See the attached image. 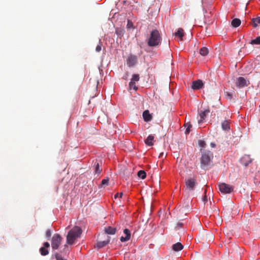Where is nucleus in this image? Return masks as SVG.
Listing matches in <instances>:
<instances>
[{
    "label": "nucleus",
    "mask_w": 260,
    "mask_h": 260,
    "mask_svg": "<svg viewBox=\"0 0 260 260\" xmlns=\"http://www.w3.org/2000/svg\"><path fill=\"white\" fill-rule=\"evenodd\" d=\"M105 233L109 235H114L116 233V229L111 226L105 228Z\"/></svg>",
    "instance_id": "obj_16"
},
{
    "label": "nucleus",
    "mask_w": 260,
    "mask_h": 260,
    "mask_svg": "<svg viewBox=\"0 0 260 260\" xmlns=\"http://www.w3.org/2000/svg\"><path fill=\"white\" fill-rule=\"evenodd\" d=\"M251 160H250L249 161H248V162L245 163V164H244V165H245V166H247L249 165V164H250V163H251Z\"/></svg>",
    "instance_id": "obj_37"
},
{
    "label": "nucleus",
    "mask_w": 260,
    "mask_h": 260,
    "mask_svg": "<svg viewBox=\"0 0 260 260\" xmlns=\"http://www.w3.org/2000/svg\"><path fill=\"white\" fill-rule=\"evenodd\" d=\"M102 47L100 45H98L95 48V50L96 52H100L101 51Z\"/></svg>",
    "instance_id": "obj_33"
},
{
    "label": "nucleus",
    "mask_w": 260,
    "mask_h": 260,
    "mask_svg": "<svg viewBox=\"0 0 260 260\" xmlns=\"http://www.w3.org/2000/svg\"><path fill=\"white\" fill-rule=\"evenodd\" d=\"M219 190L223 193H230L233 190V187L226 183H222L219 185Z\"/></svg>",
    "instance_id": "obj_7"
},
{
    "label": "nucleus",
    "mask_w": 260,
    "mask_h": 260,
    "mask_svg": "<svg viewBox=\"0 0 260 260\" xmlns=\"http://www.w3.org/2000/svg\"><path fill=\"white\" fill-rule=\"evenodd\" d=\"M236 85L240 88H243L247 85L246 84V80L245 78L242 77H240L237 78Z\"/></svg>",
    "instance_id": "obj_12"
},
{
    "label": "nucleus",
    "mask_w": 260,
    "mask_h": 260,
    "mask_svg": "<svg viewBox=\"0 0 260 260\" xmlns=\"http://www.w3.org/2000/svg\"><path fill=\"white\" fill-rule=\"evenodd\" d=\"M252 25L253 27H256L257 25L260 24V17L252 19Z\"/></svg>",
    "instance_id": "obj_25"
},
{
    "label": "nucleus",
    "mask_w": 260,
    "mask_h": 260,
    "mask_svg": "<svg viewBox=\"0 0 260 260\" xmlns=\"http://www.w3.org/2000/svg\"><path fill=\"white\" fill-rule=\"evenodd\" d=\"M221 126L224 131H228L230 128L229 122L227 120H224L222 122Z\"/></svg>",
    "instance_id": "obj_22"
},
{
    "label": "nucleus",
    "mask_w": 260,
    "mask_h": 260,
    "mask_svg": "<svg viewBox=\"0 0 260 260\" xmlns=\"http://www.w3.org/2000/svg\"><path fill=\"white\" fill-rule=\"evenodd\" d=\"M185 127H186L185 134L186 135L188 134L190 132V128L192 127L191 124L190 123V122H185L184 124Z\"/></svg>",
    "instance_id": "obj_23"
},
{
    "label": "nucleus",
    "mask_w": 260,
    "mask_h": 260,
    "mask_svg": "<svg viewBox=\"0 0 260 260\" xmlns=\"http://www.w3.org/2000/svg\"><path fill=\"white\" fill-rule=\"evenodd\" d=\"M201 239L202 241H198L200 242H202L203 244L210 243L213 242L214 236L212 233L207 232L202 235Z\"/></svg>",
    "instance_id": "obj_6"
},
{
    "label": "nucleus",
    "mask_w": 260,
    "mask_h": 260,
    "mask_svg": "<svg viewBox=\"0 0 260 260\" xmlns=\"http://www.w3.org/2000/svg\"><path fill=\"white\" fill-rule=\"evenodd\" d=\"M207 200H207V196L205 194V195L204 196V197H203V202H204V203L205 204L206 203H207Z\"/></svg>",
    "instance_id": "obj_35"
},
{
    "label": "nucleus",
    "mask_w": 260,
    "mask_h": 260,
    "mask_svg": "<svg viewBox=\"0 0 260 260\" xmlns=\"http://www.w3.org/2000/svg\"><path fill=\"white\" fill-rule=\"evenodd\" d=\"M209 51L207 48L202 47L200 50V53L202 56H206L208 54Z\"/></svg>",
    "instance_id": "obj_26"
},
{
    "label": "nucleus",
    "mask_w": 260,
    "mask_h": 260,
    "mask_svg": "<svg viewBox=\"0 0 260 260\" xmlns=\"http://www.w3.org/2000/svg\"><path fill=\"white\" fill-rule=\"evenodd\" d=\"M226 96L229 99H231L233 98V94L230 92H226Z\"/></svg>",
    "instance_id": "obj_34"
},
{
    "label": "nucleus",
    "mask_w": 260,
    "mask_h": 260,
    "mask_svg": "<svg viewBox=\"0 0 260 260\" xmlns=\"http://www.w3.org/2000/svg\"><path fill=\"white\" fill-rule=\"evenodd\" d=\"M118 197V193H116V194H115V196H114V198H115V199H116Z\"/></svg>",
    "instance_id": "obj_38"
},
{
    "label": "nucleus",
    "mask_w": 260,
    "mask_h": 260,
    "mask_svg": "<svg viewBox=\"0 0 260 260\" xmlns=\"http://www.w3.org/2000/svg\"><path fill=\"white\" fill-rule=\"evenodd\" d=\"M143 117L144 120L146 122L150 121L152 119V116L150 114L148 110H145L143 112Z\"/></svg>",
    "instance_id": "obj_17"
},
{
    "label": "nucleus",
    "mask_w": 260,
    "mask_h": 260,
    "mask_svg": "<svg viewBox=\"0 0 260 260\" xmlns=\"http://www.w3.org/2000/svg\"><path fill=\"white\" fill-rule=\"evenodd\" d=\"M210 146H211L212 148H214V147H215V146H216V144H215L214 143L211 142V143H210Z\"/></svg>",
    "instance_id": "obj_36"
},
{
    "label": "nucleus",
    "mask_w": 260,
    "mask_h": 260,
    "mask_svg": "<svg viewBox=\"0 0 260 260\" xmlns=\"http://www.w3.org/2000/svg\"><path fill=\"white\" fill-rule=\"evenodd\" d=\"M213 153L209 150L201 149V157L200 158L201 167L203 169H207L212 162Z\"/></svg>",
    "instance_id": "obj_1"
},
{
    "label": "nucleus",
    "mask_w": 260,
    "mask_h": 260,
    "mask_svg": "<svg viewBox=\"0 0 260 260\" xmlns=\"http://www.w3.org/2000/svg\"><path fill=\"white\" fill-rule=\"evenodd\" d=\"M198 143L199 146L200 147V152H201V149H205L206 146V143L205 142L202 140H199L198 141Z\"/></svg>",
    "instance_id": "obj_24"
},
{
    "label": "nucleus",
    "mask_w": 260,
    "mask_h": 260,
    "mask_svg": "<svg viewBox=\"0 0 260 260\" xmlns=\"http://www.w3.org/2000/svg\"><path fill=\"white\" fill-rule=\"evenodd\" d=\"M55 256L56 260H67V259L63 258L61 255L58 253H56Z\"/></svg>",
    "instance_id": "obj_31"
},
{
    "label": "nucleus",
    "mask_w": 260,
    "mask_h": 260,
    "mask_svg": "<svg viewBox=\"0 0 260 260\" xmlns=\"http://www.w3.org/2000/svg\"><path fill=\"white\" fill-rule=\"evenodd\" d=\"M82 229L78 226H75L72 228L68 233L67 236V243L69 245H72L75 240L80 238L82 234Z\"/></svg>",
    "instance_id": "obj_3"
},
{
    "label": "nucleus",
    "mask_w": 260,
    "mask_h": 260,
    "mask_svg": "<svg viewBox=\"0 0 260 260\" xmlns=\"http://www.w3.org/2000/svg\"><path fill=\"white\" fill-rule=\"evenodd\" d=\"M183 248V246L180 242H177V243L173 244L172 246V249H173V250H174L175 251H180Z\"/></svg>",
    "instance_id": "obj_18"
},
{
    "label": "nucleus",
    "mask_w": 260,
    "mask_h": 260,
    "mask_svg": "<svg viewBox=\"0 0 260 260\" xmlns=\"http://www.w3.org/2000/svg\"><path fill=\"white\" fill-rule=\"evenodd\" d=\"M250 44L252 45L256 44V45H260V36L257 37L256 39L252 40Z\"/></svg>",
    "instance_id": "obj_29"
},
{
    "label": "nucleus",
    "mask_w": 260,
    "mask_h": 260,
    "mask_svg": "<svg viewBox=\"0 0 260 260\" xmlns=\"http://www.w3.org/2000/svg\"><path fill=\"white\" fill-rule=\"evenodd\" d=\"M204 86V83L201 80H198L192 82L191 86L192 89L193 90H198L201 89Z\"/></svg>",
    "instance_id": "obj_10"
},
{
    "label": "nucleus",
    "mask_w": 260,
    "mask_h": 260,
    "mask_svg": "<svg viewBox=\"0 0 260 260\" xmlns=\"http://www.w3.org/2000/svg\"><path fill=\"white\" fill-rule=\"evenodd\" d=\"M178 225H179V226H181L182 225V223H178Z\"/></svg>",
    "instance_id": "obj_40"
},
{
    "label": "nucleus",
    "mask_w": 260,
    "mask_h": 260,
    "mask_svg": "<svg viewBox=\"0 0 260 260\" xmlns=\"http://www.w3.org/2000/svg\"><path fill=\"white\" fill-rule=\"evenodd\" d=\"M154 136L152 135H149L145 141V144L149 146L153 145Z\"/></svg>",
    "instance_id": "obj_19"
},
{
    "label": "nucleus",
    "mask_w": 260,
    "mask_h": 260,
    "mask_svg": "<svg viewBox=\"0 0 260 260\" xmlns=\"http://www.w3.org/2000/svg\"><path fill=\"white\" fill-rule=\"evenodd\" d=\"M50 247V244L48 242L44 243L43 246L40 249V252L42 255L45 256L49 253L47 248Z\"/></svg>",
    "instance_id": "obj_11"
},
{
    "label": "nucleus",
    "mask_w": 260,
    "mask_h": 260,
    "mask_svg": "<svg viewBox=\"0 0 260 260\" xmlns=\"http://www.w3.org/2000/svg\"><path fill=\"white\" fill-rule=\"evenodd\" d=\"M51 236V230H47L46 232V236L47 237V238H50Z\"/></svg>",
    "instance_id": "obj_32"
},
{
    "label": "nucleus",
    "mask_w": 260,
    "mask_h": 260,
    "mask_svg": "<svg viewBox=\"0 0 260 260\" xmlns=\"http://www.w3.org/2000/svg\"><path fill=\"white\" fill-rule=\"evenodd\" d=\"M241 21L238 18H234L231 22V25L234 27H237L241 24Z\"/></svg>",
    "instance_id": "obj_20"
},
{
    "label": "nucleus",
    "mask_w": 260,
    "mask_h": 260,
    "mask_svg": "<svg viewBox=\"0 0 260 260\" xmlns=\"http://www.w3.org/2000/svg\"><path fill=\"white\" fill-rule=\"evenodd\" d=\"M185 186L186 189L189 191L194 190L198 183L197 178L196 177H188L185 180Z\"/></svg>",
    "instance_id": "obj_4"
},
{
    "label": "nucleus",
    "mask_w": 260,
    "mask_h": 260,
    "mask_svg": "<svg viewBox=\"0 0 260 260\" xmlns=\"http://www.w3.org/2000/svg\"><path fill=\"white\" fill-rule=\"evenodd\" d=\"M175 35L176 37H178L180 38V40H182L183 37L184 36V30L182 28H179L177 32L175 33Z\"/></svg>",
    "instance_id": "obj_21"
},
{
    "label": "nucleus",
    "mask_w": 260,
    "mask_h": 260,
    "mask_svg": "<svg viewBox=\"0 0 260 260\" xmlns=\"http://www.w3.org/2000/svg\"><path fill=\"white\" fill-rule=\"evenodd\" d=\"M62 238L58 234H54L51 239V246L53 250L57 249L61 244Z\"/></svg>",
    "instance_id": "obj_5"
},
{
    "label": "nucleus",
    "mask_w": 260,
    "mask_h": 260,
    "mask_svg": "<svg viewBox=\"0 0 260 260\" xmlns=\"http://www.w3.org/2000/svg\"><path fill=\"white\" fill-rule=\"evenodd\" d=\"M94 166H95V173L100 174L102 171V169L100 168V163L98 162H95L94 163Z\"/></svg>",
    "instance_id": "obj_27"
},
{
    "label": "nucleus",
    "mask_w": 260,
    "mask_h": 260,
    "mask_svg": "<svg viewBox=\"0 0 260 260\" xmlns=\"http://www.w3.org/2000/svg\"><path fill=\"white\" fill-rule=\"evenodd\" d=\"M161 42V37L159 31L157 29H153L150 34L148 40V45L149 47H156Z\"/></svg>",
    "instance_id": "obj_2"
},
{
    "label": "nucleus",
    "mask_w": 260,
    "mask_h": 260,
    "mask_svg": "<svg viewBox=\"0 0 260 260\" xmlns=\"http://www.w3.org/2000/svg\"><path fill=\"white\" fill-rule=\"evenodd\" d=\"M108 182H109V178H107V179H104L103 180H102V183H101V186L100 187H102L103 185H108Z\"/></svg>",
    "instance_id": "obj_30"
},
{
    "label": "nucleus",
    "mask_w": 260,
    "mask_h": 260,
    "mask_svg": "<svg viewBox=\"0 0 260 260\" xmlns=\"http://www.w3.org/2000/svg\"><path fill=\"white\" fill-rule=\"evenodd\" d=\"M110 242L109 239H108L107 240L100 241L97 243L96 245L95 246V248H97L98 249L102 248L107 245Z\"/></svg>",
    "instance_id": "obj_15"
},
{
    "label": "nucleus",
    "mask_w": 260,
    "mask_h": 260,
    "mask_svg": "<svg viewBox=\"0 0 260 260\" xmlns=\"http://www.w3.org/2000/svg\"><path fill=\"white\" fill-rule=\"evenodd\" d=\"M137 57L136 55H129L127 60L126 63L128 67H132L135 65L137 62Z\"/></svg>",
    "instance_id": "obj_9"
},
{
    "label": "nucleus",
    "mask_w": 260,
    "mask_h": 260,
    "mask_svg": "<svg viewBox=\"0 0 260 260\" xmlns=\"http://www.w3.org/2000/svg\"><path fill=\"white\" fill-rule=\"evenodd\" d=\"M122 193H120V194H119V196H120V198H121L122 196Z\"/></svg>",
    "instance_id": "obj_39"
},
{
    "label": "nucleus",
    "mask_w": 260,
    "mask_h": 260,
    "mask_svg": "<svg viewBox=\"0 0 260 260\" xmlns=\"http://www.w3.org/2000/svg\"><path fill=\"white\" fill-rule=\"evenodd\" d=\"M210 113V110L209 109L205 110L203 112H201L200 113V119L199 120V122H202L206 117L207 115Z\"/></svg>",
    "instance_id": "obj_14"
},
{
    "label": "nucleus",
    "mask_w": 260,
    "mask_h": 260,
    "mask_svg": "<svg viewBox=\"0 0 260 260\" xmlns=\"http://www.w3.org/2000/svg\"><path fill=\"white\" fill-rule=\"evenodd\" d=\"M123 232L125 235V237L122 236L120 238V241L122 242L127 241L130 239L131 238V232L128 229H125Z\"/></svg>",
    "instance_id": "obj_13"
},
{
    "label": "nucleus",
    "mask_w": 260,
    "mask_h": 260,
    "mask_svg": "<svg viewBox=\"0 0 260 260\" xmlns=\"http://www.w3.org/2000/svg\"><path fill=\"white\" fill-rule=\"evenodd\" d=\"M138 176L139 178L144 179L146 177V173L144 171L140 170L138 172Z\"/></svg>",
    "instance_id": "obj_28"
},
{
    "label": "nucleus",
    "mask_w": 260,
    "mask_h": 260,
    "mask_svg": "<svg viewBox=\"0 0 260 260\" xmlns=\"http://www.w3.org/2000/svg\"><path fill=\"white\" fill-rule=\"evenodd\" d=\"M140 77L139 74H134L131 79V81L129 83V87L130 89H133L135 90L138 89V87L136 85V82L139 81Z\"/></svg>",
    "instance_id": "obj_8"
}]
</instances>
